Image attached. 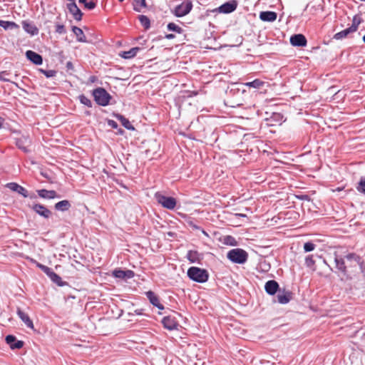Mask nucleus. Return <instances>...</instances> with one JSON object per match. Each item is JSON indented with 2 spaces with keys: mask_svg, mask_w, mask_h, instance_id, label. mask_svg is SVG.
<instances>
[{
  "mask_svg": "<svg viewBox=\"0 0 365 365\" xmlns=\"http://www.w3.org/2000/svg\"><path fill=\"white\" fill-rule=\"evenodd\" d=\"M227 258L232 262L244 264L248 259L247 252L240 248H235L230 250L227 255Z\"/></svg>",
  "mask_w": 365,
  "mask_h": 365,
  "instance_id": "f257e3e1",
  "label": "nucleus"
},
{
  "mask_svg": "<svg viewBox=\"0 0 365 365\" xmlns=\"http://www.w3.org/2000/svg\"><path fill=\"white\" fill-rule=\"evenodd\" d=\"M188 277L197 282H205L208 279V273L205 269L192 267L187 270Z\"/></svg>",
  "mask_w": 365,
  "mask_h": 365,
  "instance_id": "f03ea898",
  "label": "nucleus"
},
{
  "mask_svg": "<svg viewBox=\"0 0 365 365\" xmlns=\"http://www.w3.org/2000/svg\"><path fill=\"white\" fill-rule=\"evenodd\" d=\"M93 96L96 102L102 106L108 105L111 96L110 94L103 88H98L93 92Z\"/></svg>",
  "mask_w": 365,
  "mask_h": 365,
  "instance_id": "7ed1b4c3",
  "label": "nucleus"
},
{
  "mask_svg": "<svg viewBox=\"0 0 365 365\" xmlns=\"http://www.w3.org/2000/svg\"><path fill=\"white\" fill-rule=\"evenodd\" d=\"M155 198L160 205L168 210H173L177 204L174 197L165 196L160 192L155 193Z\"/></svg>",
  "mask_w": 365,
  "mask_h": 365,
  "instance_id": "20e7f679",
  "label": "nucleus"
},
{
  "mask_svg": "<svg viewBox=\"0 0 365 365\" xmlns=\"http://www.w3.org/2000/svg\"><path fill=\"white\" fill-rule=\"evenodd\" d=\"M192 7V2L187 0L176 6L173 10V14L177 17H183L191 11Z\"/></svg>",
  "mask_w": 365,
  "mask_h": 365,
  "instance_id": "39448f33",
  "label": "nucleus"
},
{
  "mask_svg": "<svg viewBox=\"0 0 365 365\" xmlns=\"http://www.w3.org/2000/svg\"><path fill=\"white\" fill-rule=\"evenodd\" d=\"M358 25L359 23H355V21H354L352 25L350 27L335 34L334 36V38L336 40H341L342 38H346L349 34L355 32L357 30Z\"/></svg>",
  "mask_w": 365,
  "mask_h": 365,
  "instance_id": "423d86ee",
  "label": "nucleus"
},
{
  "mask_svg": "<svg viewBox=\"0 0 365 365\" xmlns=\"http://www.w3.org/2000/svg\"><path fill=\"white\" fill-rule=\"evenodd\" d=\"M237 6V2L235 0H232L228 2H226L221 5L217 9L220 13L222 14H230L234 11Z\"/></svg>",
  "mask_w": 365,
  "mask_h": 365,
  "instance_id": "0eeeda50",
  "label": "nucleus"
},
{
  "mask_svg": "<svg viewBox=\"0 0 365 365\" xmlns=\"http://www.w3.org/2000/svg\"><path fill=\"white\" fill-rule=\"evenodd\" d=\"M6 187L12 191L21 195L24 197H29L28 191L16 182H9L6 185Z\"/></svg>",
  "mask_w": 365,
  "mask_h": 365,
  "instance_id": "6e6552de",
  "label": "nucleus"
},
{
  "mask_svg": "<svg viewBox=\"0 0 365 365\" xmlns=\"http://www.w3.org/2000/svg\"><path fill=\"white\" fill-rule=\"evenodd\" d=\"M5 340L11 349H19L23 347L24 344L23 341L17 340L13 335L6 336Z\"/></svg>",
  "mask_w": 365,
  "mask_h": 365,
  "instance_id": "1a4fd4ad",
  "label": "nucleus"
},
{
  "mask_svg": "<svg viewBox=\"0 0 365 365\" xmlns=\"http://www.w3.org/2000/svg\"><path fill=\"white\" fill-rule=\"evenodd\" d=\"M290 43L294 46H305L307 45V39L302 34H294L290 38Z\"/></svg>",
  "mask_w": 365,
  "mask_h": 365,
  "instance_id": "9d476101",
  "label": "nucleus"
},
{
  "mask_svg": "<svg viewBox=\"0 0 365 365\" xmlns=\"http://www.w3.org/2000/svg\"><path fill=\"white\" fill-rule=\"evenodd\" d=\"M68 9L76 21H81L83 14L75 2L68 4Z\"/></svg>",
  "mask_w": 365,
  "mask_h": 365,
  "instance_id": "9b49d317",
  "label": "nucleus"
},
{
  "mask_svg": "<svg viewBox=\"0 0 365 365\" xmlns=\"http://www.w3.org/2000/svg\"><path fill=\"white\" fill-rule=\"evenodd\" d=\"M345 257L349 262L350 267H356V265H359L361 267H362L363 262L361 260V257L355 253H349L346 255Z\"/></svg>",
  "mask_w": 365,
  "mask_h": 365,
  "instance_id": "f8f14e48",
  "label": "nucleus"
},
{
  "mask_svg": "<svg viewBox=\"0 0 365 365\" xmlns=\"http://www.w3.org/2000/svg\"><path fill=\"white\" fill-rule=\"evenodd\" d=\"M292 298V293L290 291L287 290H279V293L277 294V299L280 304H287L288 303Z\"/></svg>",
  "mask_w": 365,
  "mask_h": 365,
  "instance_id": "ddd939ff",
  "label": "nucleus"
},
{
  "mask_svg": "<svg viewBox=\"0 0 365 365\" xmlns=\"http://www.w3.org/2000/svg\"><path fill=\"white\" fill-rule=\"evenodd\" d=\"M26 56L29 61L36 65H41L43 63L41 56L33 51H27L26 52Z\"/></svg>",
  "mask_w": 365,
  "mask_h": 365,
  "instance_id": "4468645a",
  "label": "nucleus"
},
{
  "mask_svg": "<svg viewBox=\"0 0 365 365\" xmlns=\"http://www.w3.org/2000/svg\"><path fill=\"white\" fill-rule=\"evenodd\" d=\"M162 323L164 327L169 330L175 329L178 327L177 321L171 316L165 317L162 320Z\"/></svg>",
  "mask_w": 365,
  "mask_h": 365,
  "instance_id": "2eb2a0df",
  "label": "nucleus"
},
{
  "mask_svg": "<svg viewBox=\"0 0 365 365\" xmlns=\"http://www.w3.org/2000/svg\"><path fill=\"white\" fill-rule=\"evenodd\" d=\"M277 15L274 11H266L259 13V19L262 21L273 22L277 19Z\"/></svg>",
  "mask_w": 365,
  "mask_h": 365,
  "instance_id": "dca6fc26",
  "label": "nucleus"
},
{
  "mask_svg": "<svg viewBox=\"0 0 365 365\" xmlns=\"http://www.w3.org/2000/svg\"><path fill=\"white\" fill-rule=\"evenodd\" d=\"M22 26L26 33H28L32 36H35L38 34V28L33 23H31V22H29L26 21H22Z\"/></svg>",
  "mask_w": 365,
  "mask_h": 365,
  "instance_id": "f3484780",
  "label": "nucleus"
},
{
  "mask_svg": "<svg viewBox=\"0 0 365 365\" xmlns=\"http://www.w3.org/2000/svg\"><path fill=\"white\" fill-rule=\"evenodd\" d=\"M32 209L38 213L39 215L43 216L46 218L49 217L51 212L45 206L40 204H35L32 206Z\"/></svg>",
  "mask_w": 365,
  "mask_h": 365,
  "instance_id": "a211bd4d",
  "label": "nucleus"
},
{
  "mask_svg": "<svg viewBox=\"0 0 365 365\" xmlns=\"http://www.w3.org/2000/svg\"><path fill=\"white\" fill-rule=\"evenodd\" d=\"M265 291L270 295H274L279 289V284L275 280H269L264 286Z\"/></svg>",
  "mask_w": 365,
  "mask_h": 365,
  "instance_id": "6ab92c4d",
  "label": "nucleus"
},
{
  "mask_svg": "<svg viewBox=\"0 0 365 365\" xmlns=\"http://www.w3.org/2000/svg\"><path fill=\"white\" fill-rule=\"evenodd\" d=\"M146 296L148 298L150 302L155 307H158L159 309H163L164 307L163 304L160 303V300L155 294L152 291H148L146 292Z\"/></svg>",
  "mask_w": 365,
  "mask_h": 365,
  "instance_id": "aec40b11",
  "label": "nucleus"
},
{
  "mask_svg": "<svg viewBox=\"0 0 365 365\" xmlns=\"http://www.w3.org/2000/svg\"><path fill=\"white\" fill-rule=\"evenodd\" d=\"M30 143L29 138L26 136H22L16 140V145L25 153L29 152L28 147Z\"/></svg>",
  "mask_w": 365,
  "mask_h": 365,
  "instance_id": "412c9836",
  "label": "nucleus"
},
{
  "mask_svg": "<svg viewBox=\"0 0 365 365\" xmlns=\"http://www.w3.org/2000/svg\"><path fill=\"white\" fill-rule=\"evenodd\" d=\"M113 275L117 278L130 279L134 277V272L132 270L118 269L113 272Z\"/></svg>",
  "mask_w": 365,
  "mask_h": 365,
  "instance_id": "4be33fe9",
  "label": "nucleus"
},
{
  "mask_svg": "<svg viewBox=\"0 0 365 365\" xmlns=\"http://www.w3.org/2000/svg\"><path fill=\"white\" fill-rule=\"evenodd\" d=\"M17 314L28 327L34 329L33 322L27 314L23 312L20 308H18Z\"/></svg>",
  "mask_w": 365,
  "mask_h": 365,
  "instance_id": "5701e85b",
  "label": "nucleus"
},
{
  "mask_svg": "<svg viewBox=\"0 0 365 365\" xmlns=\"http://www.w3.org/2000/svg\"><path fill=\"white\" fill-rule=\"evenodd\" d=\"M37 192L39 197L44 199H54L58 197L57 193L55 190H47L45 189H41L37 190Z\"/></svg>",
  "mask_w": 365,
  "mask_h": 365,
  "instance_id": "b1692460",
  "label": "nucleus"
},
{
  "mask_svg": "<svg viewBox=\"0 0 365 365\" xmlns=\"http://www.w3.org/2000/svg\"><path fill=\"white\" fill-rule=\"evenodd\" d=\"M334 262L336 264V267L341 272L344 274H346V266L345 265L344 259L339 257L338 255H335L334 257Z\"/></svg>",
  "mask_w": 365,
  "mask_h": 365,
  "instance_id": "393cba45",
  "label": "nucleus"
},
{
  "mask_svg": "<svg viewBox=\"0 0 365 365\" xmlns=\"http://www.w3.org/2000/svg\"><path fill=\"white\" fill-rule=\"evenodd\" d=\"M71 205L67 200H61L55 205V209L58 211L64 212L70 209Z\"/></svg>",
  "mask_w": 365,
  "mask_h": 365,
  "instance_id": "a878e982",
  "label": "nucleus"
},
{
  "mask_svg": "<svg viewBox=\"0 0 365 365\" xmlns=\"http://www.w3.org/2000/svg\"><path fill=\"white\" fill-rule=\"evenodd\" d=\"M72 31L76 36V39L79 42H86V37L83 34V31L81 29L77 27V26H73L72 27Z\"/></svg>",
  "mask_w": 365,
  "mask_h": 365,
  "instance_id": "bb28decb",
  "label": "nucleus"
},
{
  "mask_svg": "<svg viewBox=\"0 0 365 365\" xmlns=\"http://www.w3.org/2000/svg\"><path fill=\"white\" fill-rule=\"evenodd\" d=\"M0 26L4 28L5 30H13L19 28V25L15 22L4 20H0Z\"/></svg>",
  "mask_w": 365,
  "mask_h": 365,
  "instance_id": "cd10ccee",
  "label": "nucleus"
},
{
  "mask_svg": "<svg viewBox=\"0 0 365 365\" xmlns=\"http://www.w3.org/2000/svg\"><path fill=\"white\" fill-rule=\"evenodd\" d=\"M116 118L121 123V124L128 130H134V127L131 125L130 122L123 115L118 114L115 115Z\"/></svg>",
  "mask_w": 365,
  "mask_h": 365,
  "instance_id": "c85d7f7f",
  "label": "nucleus"
},
{
  "mask_svg": "<svg viewBox=\"0 0 365 365\" xmlns=\"http://www.w3.org/2000/svg\"><path fill=\"white\" fill-rule=\"evenodd\" d=\"M140 50L138 47L132 48L128 51H123L120 56L123 58H131L137 55L138 51Z\"/></svg>",
  "mask_w": 365,
  "mask_h": 365,
  "instance_id": "c756f323",
  "label": "nucleus"
},
{
  "mask_svg": "<svg viewBox=\"0 0 365 365\" xmlns=\"http://www.w3.org/2000/svg\"><path fill=\"white\" fill-rule=\"evenodd\" d=\"M187 259L192 263L198 262L200 259V254L197 251L192 250H190L187 252Z\"/></svg>",
  "mask_w": 365,
  "mask_h": 365,
  "instance_id": "7c9ffc66",
  "label": "nucleus"
},
{
  "mask_svg": "<svg viewBox=\"0 0 365 365\" xmlns=\"http://www.w3.org/2000/svg\"><path fill=\"white\" fill-rule=\"evenodd\" d=\"M264 84V83L263 81H260L259 79H255L251 82L246 83L245 86H247L248 87L255 88H259Z\"/></svg>",
  "mask_w": 365,
  "mask_h": 365,
  "instance_id": "2f4dec72",
  "label": "nucleus"
},
{
  "mask_svg": "<svg viewBox=\"0 0 365 365\" xmlns=\"http://www.w3.org/2000/svg\"><path fill=\"white\" fill-rule=\"evenodd\" d=\"M79 3L83 4L84 6L89 10L93 9L96 6L94 0H79Z\"/></svg>",
  "mask_w": 365,
  "mask_h": 365,
  "instance_id": "473e14b6",
  "label": "nucleus"
},
{
  "mask_svg": "<svg viewBox=\"0 0 365 365\" xmlns=\"http://www.w3.org/2000/svg\"><path fill=\"white\" fill-rule=\"evenodd\" d=\"M139 21H140L141 25L145 29H148L150 27V19L146 16H144V15L139 16Z\"/></svg>",
  "mask_w": 365,
  "mask_h": 365,
  "instance_id": "72a5a7b5",
  "label": "nucleus"
},
{
  "mask_svg": "<svg viewBox=\"0 0 365 365\" xmlns=\"http://www.w3.org/2000/svg\"><path fill=\"white\" fill-rule=\"evenodd\" d=\"M167 28L169 31H175L178 34H181L182 31V28L174 23H169L167 26Z\"/></svg>",
  "mask_w": 365,
  "mask_h": 365,
  "instance_id": "f704fd0d",
  "label": "nucleus"
},
{
  "mask_svg": "<svg viewBox=\"0 0 365 365\" xmlns=\"http://www.w3.org/2000/svg\"><path fill=\"white\" fill-rule=\"evenodd\" d=\"M224 243L225 245H231V246H236L237 245V241L234 237L232 236H225L224 237Z\"/></svg>",
  "mask_w": 365,
  "mask_h": 365,
  "instance_id": "c9c22d12",
  "label": "nucleus"
},
{
  "mask_svg": "<svg viewBox=\"0 0 365 365\" xmlns=\"http://www.w3.org/2000/svg\"><path fill=\"white\" fill-rule=\"evenodd\" d=\"M50 279L56 284L59 286L63 285V282L60 276H58L56 273L53 272L51 276L50 277Z\"/></svg>",
  "mask_w": 365,
  "mask_h": 365,
  "instance_id": "e433bc0d",
  "label": "nucleus"
},
{
  "mask_svg": "<svg viewBox=\"0 0 365 365\" xmlns=\"http://www.w3.org/2000/svg\"><path fill=\"white\" fill-rule=\"evenodd\" d=\"M79 99L82 104H83L88 107L92 106V102L91 101V100L88 98H87L86 96H85L84 95H81L79 96Z\"/></svg>",
  "mask_w": 365,
  "mask_h": 365,
  "instance_id": "4c0bfd02",
  "label": "nucleus"
},
{
  "mask_svg": "<svg viewBox=\"0 0 365 365\" xmlns=\"http://www.w3.org/2000/svg\"><path fill=\"white\" fill-rule=\"evenodd\" d=\"M356 189L359 192L365 194V177L361 178Z\"/></svg>",
  "mask_w": 365,
  "mask_h": 365,
  "instance_id": "58836bf2",
  "label": "nucleus"
},
{
  "mask_svg": "<svg viewBox=\"0 0 365 365\" xmlns=\"http://www.w3.org/2000/svg\"><path fill=\"white\" fill-rule=\"evenodd\" d=\"M41 72L43 73L47 78L53 77L56 74V71L54 70H43L41 69Z\"/></svg>",
  "mask_w": 365,
  "mask_h": 365,
  "instance_id": "ea45409f",
  "label": "nucleus"
},
{
  "mask_svg": "<svg viewBox=\"0 0 365 365\" xmlns=\"http://www.w3.org/2000/svg\"><path fill=\"white\" fill-rule=\"evenodd\" d=\"M314 248L315 245L312 242H308L304 245V250L305 252H311L314 250Z\"/></svg>",
  "mask_w": 365,
  "mask_h": 365,
  "instance_id": "a19ab883",
  "label": "nucleus"
},
{
  "mask_svg": "<svg viewBox=\"0 0 365 365\" xmlns=\"http://www.w3.org/2000/svg\"><path fill=\"white\" fill-rule=\"evenodd\" d=\"M56 32L59 34H63L66 33V29L65 26L63 24H57L56 25Z\"/></svg>",
  "mask_w": 365,
  "mask_h": 365,
  "instance_id": "79ce46f5",
  "label": "nucleus"
},
{
  "mask_svg": "<svg viewBox=\"0 0 365 365\" xmlns=\"http://www.w3.org/2000/svg\"><path fill=\"white\" fill-rule=\"evenodd\" d=\"M314 263H315V262L313 259L312 255H309L306 257L305 264H307V267H311L314 264Z\"/></svg>",
  "mask_w": 365,
  "mask_h": 365,
  "instance_id": "37998d69",
  "label": "nucleus"
},
{
  "mask_svg": "<svg viewBox=\"0 0 365 365\" xmlns=\"http://www.w3.org/2000/svg\"><path fill=\"white\" fill-rule=\"evenodd\" d=\"M295 197L299 200H307V201L310 200V197L307 195H296Z\"/></svg>",
  "mask_w": 365,
  "mask_h": 365,
  "instance_id": "c03bdc74",
  "label": "nucleus"
},
{
  "mask_svg": "<svg viewBox=\"0 0 365 365\" xmlns=\"http://www.w3.org/2000/svg\"><path fill=\"white\" fill-rule=\"evenodd\" d=\"M44 273H46L49 277L51 276V274L54 272L51 270V268L45 266V267H43L42 270Z\"/></svg>",
  "mask_w": 365,
  "mask_h": 365,
  "instance_id": "a18cd8bd",
  "label": "nucleus"
},
{
  "mask_svg": "<svg viewBox=\"0 0 365 365\" xmlns=\"http://www.w3.org/2000/svg\"><path fill=\"white\" fill-rule=\"evenodd\" d=\"M44 273H46L49 277L51 276V274L54 272L51 270V268L45 266V267H43L42 270Z\"/></svg>",
  "mask_w": 365,
  "mask_h": 365,
  "instance_id": "49530a36",
  "label": "nucleus"
},
{
  "mask_svg": "<svg viewBox=\"0 0 365 365\" xmlns=\"http://www.w3.org/2000/svg\"><path fill=\"white\" fill-rule=\"evenodd\" d=\"M137 6L140 7H145V0H133Z\"/></svg>",
  "mask_w": 365,
  "mask_h": 365,
  "instance_id": "de8ad7c7",
  "label": "nucleus"
},
{
  "mask_svg": "<svg viewBox=\"0 0 365 365\" xmlns=\"http://www.w3.org/2000/svg\"><path fill=\"white\" fill-rule=\"evenodd\" d=\"M108 125L110 126H111L112 128H116L118 127L117 123L115 121L113 120H110L108 121Z\"/></svg>",
  "mask_w": 365,
  "mask_h": 365,
  "instance_id": "09e8293b",
  "label": "nucleus"
},
{
  "mask_svg": "<svg viewBox=\"0 0 365 365\" xmlns=\"http://www.w3.org/2000/svg\"><path fill=\"white\" fill-rule=\"evenodd\" d=\"M6 72H2V73H0V81H7L8 80L5 78L3 77V75L5 74Z\"/></svg>",
  "mask_w": 365,
  "mask_h": 365,
  "instance_id": "8fccbe9b",
  "label": "nucleus"
},
{
  "mask_svg": "<svg viewBox=\"0 0 365 365\" xmlns=\"http://www.w3.org/2000/svg\"><path fill=\"white\" fill-rule=\"evenodd\" d=\"M175 37V36L173 34H167L165 36V38H168V39H172Z\"/></svg>",
  "mask_w": 365,
  "mask_h": 365,
  "instance_id": "3c124183",
  "label": "nucleus"
},
{
  "mask_svg": "<svg viewBox=\"0 0 365 365\" xmlns=\"http://www.w3.org/2000/svg\"><path fill=\"white\" fill-rule=\"evenodd\" d=\"M36 265H37V267H38V268H40L41 270H43V267H45V265L41 264H40V263H38V262H37V263H36Z\"/></svg>",
  "mask_w": 365,
  "mask_h": 365,
  "instance_id": "603ef678",
  "label": "nucleus"
},
{
  "mask_svg": "<svg viewBox=\"0 0 365 365\" xmlns=\"http://www.w3.org/2000/svg\"><path fill=\"white\" fill-rule=\"evenodd\" d=\"M66 67H67L68 68H72V63H71V62H68V63H66Z\"/></svg>",
  "mask_w": 365,
  "mask_h": 365,
  "instance_id": "864d4df0",
  "label": "nucleus"
},
{
  "mask_svg": "<svg viewBox=\"0 0 365 365\" xmlns=\"http://www.w3.org/2000/svg\"><path fill=\"white\" fill-rule=\"evenodd\" d=\"M167 235H168V236H169V237H173V236L175 235V233H174V232H168L167 233Z\"/></svg>",
  "mask_w": 365,
  "mask_h": 365,
  "instance_id": "5fc2aeb1",
  "label": "nucleus"
},
{
  "mask_svg": "<svg viewBox=\"0 0 365 365\" xmlns=\"http://www.w3.org/2000/svg\"><path fill=\"white\" fill-rule=\"evenodd\" d=\"M3 122H4V120L0 117V128L2 126Z\"/></svg>",
  "mask_w": 365,
  "mask_h": 365,
  "instance_id": "6e6d98bb",
  "label": "nucleus"
},
{
  "mask_svg": "<svg viewBox=\"0 0 365 365\" xmlns=\"http://www.w3.org/2000/svg\"><path fill=\"white\" fill-rule=\"evenodd\" d=\"M236 215H237V216H241V217H245V215H242V214H237Z\"/></svg>",
  "mask_w": 365,
  "mask_h": 365,
  "instance_id": "4d7b16f0",
  "label": "nucleus"
},
{
  "mask_svg": "<svg viewBox=\"0 0 365 365\" xmlns=\"http://www.w3.org/2000/svg\"><path fill=\"white\" fill-rule=\"evenodd\" d=\"M202 232H203V234H205V235H208V234L205 232V230H202Z\"/></svg>",
  "mask_w": 365,
  "mask_h": 365,
  "instance_id": "13d9d810",
  "label": "nucleus"
},
{
  "mask_svg": "<svg viewBox=\"0 0 365 365\" xmlns=\"http://www.w3.org/2000/svg\"><path fill=\"white\" fill-rule=\"evenodd\" d=\"M363 41L365 43V35L363 36Z\"/></svg>",
  "mask_w": 365,
  "mask_h": 365,
  "instance_id": "bf43d9fd",
  "label": "nucleus"
},
{
  "mask_svg": "<svg viewBox=\"0 0 365 365\" xmlns=\"http://www.w3.org/2000/svg\"><path fill=\"white\" fill-rule=\"evenodd\" d=\"M336 190H337V191H340V190H341V188H339V187H338V188L336 189Z\"/></svg>",
  "mask_w": 365,
  "mask_h": 365,
  "instance_id": "052dcab7",
  "label": "nucleus"
},
{
  "mask_svg": "<svg viewBox=\"0 0 365 365\" xmlns=\"http://www.w3.org/2000/svg\"><path fill=\"white\" fill-rule=\"evenodd\" d=\"M193 228L197 229L198 227L197 226H194Z\"/></svg>",
  "mask_w": 365,
  "mask_h": 365,
  "instance_id": "680f3d73",
  "label": "nucleus"
},
{
  "mask_svg": "<svg viewBox=\"0 0 365 365\" xmlns=\"http://www.w3.org/2000/svg\"><path fill=\"white\" fill-rule=\"evenodd\" d=\"M118 1L122 2V1H123L124 0H118Z\"/></svg>",
  "mask_w": 365,
  "mask_h": 365,
  "instance_id": "e2e57ef3",
  "label": "nucleus"
}]
</instances>
